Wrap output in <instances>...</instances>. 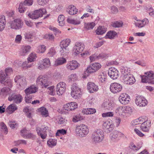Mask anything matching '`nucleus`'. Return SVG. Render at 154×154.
Instances as JSON below:
<instances>
[{
  "label": "nucleus",
  "mask_w": 154,
  "mask_h": 154,
  "mask_svg": "<svg viewBox=\"0 0 154 154\" xmlns=\"http://www.w3.org/2000/svg\"><path fill=\"white\" fill-rule=\"evenodd\" d=\"M96 112V109L92 108L84 109L82 111V112L83 114L87 115L92 114L95 113Z\"/></svg>",
  "instance_id": "58836bf2"
},
{
  "label": "nucleus",
  "mask_w": 154,
  "mask_h": 154,
  "mask_svg": "<svg viewBox=\"0 0 154 154\" xmlns=\"http://www.w3.org/2000/svg\"><path fill=\"white\" fill-rule=\"evenodd\" d=\"M103 128L106 129L107 132L112 131L113 129L114 126V124L109 121H106L103 124Z\"/></svg>",
  "instance_id": "412c9836"
},
{
  "label": "nucleus",
  "mask_w": 154,
  "mask_h": 154,
  "mask_svg": "<svg viewBox=\"0 0 154 154\" xmlns=\"http://www.w3.org/2000/svg\"><path fill=\"white\" fill-rule=\"evenodd\" d=\"M135 103L137 106L143 107L147 105V101L143 96L138 95L136 97L135 100Z\"/></svg>",
  "instance_id": "9b49d317"
},
{
  "label": "nucleus",
  "mask_w": 154,
  "mask_h": 154,
  "mask_svg": "<svg viewBox=\"0 0 154 154\" xmlns=\"http://www.w3.org/2000/svg\"><path fill=\"white\" fill-rule=\"evenodd\" d=\"M23 62L21 61L17 60L15 61L14 62V64L16 66H22L23 67Z\"/></svg>",
  "instance_id": "69168bd1"
},
{
  "label": "nucleus",
  "mask_w": 154,
  "mask_h": 154,
  "mask_svg": "<svg viewBox=\"0 0 154 154\" xmlns=\"http://www.w3.org/2000/svg\"><path fill=\"white\" fill-rule=\"evenodd\" d=\"M10 89L7 87H4L0 90V95L6 96L10 92Z\"/></svg>",
  "instance_id": "e433bc0d"
},
{
  "label": "nucleus",
  "mask_w": 154,
  "mask_h": 154,
  "mask_svg": "<svg viewBox=\"0 0 154 154\" xmlns=\"http://www.w3.org/2000/svg\"><path fill=\"white\" fill-rule=\"evenodd\" d=\"M151 126V122L149 121L146 120L142 123L140 126L141 130L147 132L149 130V128Z\"/></svg>",
  "instance_id": "a878e982"
},
{
  "label": "nucleus",
  "mask_w": 154,
  "mask_h": 154,
  "mask_svg": "<svg viewBox=\"0 0 154 154\" xmlns=\"http://www.w3.org/2000/svg\"><path fill=\"white\" fill-rule=\"evenodd\" d=\"M79 66V64L76 61L72 60L68 62L66 67L68 70H72L76 69Z\"/></svg>",
  "instance_id": "a211bd4d"
},
{
  "label": "nucleus",
  "mask_w": 154,
  "mask_h": 154,
  "mask_svg": "<svg viewBox=\"0 0 154 154\" xmlns=\"http://www.w3.org/2000/svg\"><path fill=\"white\" fill-rule=\"evenodd\" d=\"M60 53L61 55L63 57L66 56L69 53V50L67 48L60 47Z\"/></svg>",
  "instance_id": "de8ad7c7"
},
{
  "label": "nucleus",
  "mask_w": 154,
  "mask_h": 154,
  "mask_svg": "<svg viewBox=\"0 0 154 154\" xmlns=\"http://www.w3.org/2000/svg\"><path fill=\"white\" fill-rule=\"evenodd\" d=\"M101 65L99 63H94L88 66V70L91 72L94 73L98 70L101 67Z\"/></svg>",
  "instance_id": "6ab92c4d"
},
{
  "label": "nucleus",
  "mask_w": 154,
  "mask_h": 154,
  "mask_svg": "<svg viewBox=\"0 0 154 154\" xmlns=\"http://www.w3.org/2000/svg\"><path fill=\"white\" fill-rule=\"evenodd\" d=\"M27 9L26 6L24 3H20L19 5L18 8L19 11L20 13H23L26 11Z\"/></svg>",
  "instance_id": "37998d69"
},
{
  "label": "nucleus",
  "mask_w": 154,
  "mask_h": 154,
  "mask_svg": "<svg viewBox=\"0 0 154 154\" xmlns=\"http://www.w3.org/2000/svg\"><path fill=\"white\" fill-rule=\"evenodd\" d=\"M144 74L150 79H154V70H150L144 73Z\"/></svg>",
  "instance_id": "8fccbe9b"
},
{
  "label": "nucleus",
  "mask_w": 154,
  "mask_h": 154,
  "mask_svg": "<svg viewBox=\"0 0 154 154\" xmlns=\"http://www.w3.org/2000/svg\"><path fill=\"white\" fill-rule=\"evenodd\" d=\"M66 62V60L65 58L63 57H59L55 61L54 65L56 66L61 65L65 63Z\"/></svg>",
  "instance_id": "c756f323"
},
{
  "label": "nucleus",
  "mask_w": 154,
  "mask_h": 154,
  "mask_svg": "<svg viewBox=\"0 0 154 154\" xmlns=\"http://www.w3.org/2000/svg\"><path fill=\"white\" fill-rule=\"evenodd\" d=\"M109 75L113 79H116L119 77V72L114 68H110L108 71Z\"/></svg>",
  "instance_id": "dca6fc26"
},
{
  "label": "nucleus",
  "mask_w": 154,
  "mask_h": 154,
  "mask_svg": "<svg viewBox=\"0 0 154 154\" xmlns=\"http://www.w3.org/2000/svg\"><path fill=\"white\" fill-rule=\"evenodd\" d=\"M31 63V62H29L28 60L25 61L24 62H23V67L29 68L32 67L33 66V64Z\"/></svg>",
  "instance_id": "4d7b16f0"
},
{
  "label": "nucleus",
  "mask_w": 154,
  "mask_h": 154,
  "mask_svg": "<svg viewBox=\"0 0 154 154\" xmlns=\"http://www.w3.org/2000/svg\"><path fill=\"white\" fill-rule=\"evenodd\" d=\"M23 99V98L20 94H12L8 97L9 101H12L14 103H20Z\"/></svg>",
  "instance_id": "4468645a"
},
{
  "label": "nucleus",
  "mask_w": 154,
  "mask_h": 154,
  "mask_svg": "<svg viewBox=\"0 0 154 154\" xmlns=\"http://www.w3.org/2000/svg\"><path fill=\"white\" fill-rule=\"evenodd\" d=\"M65 16L63 14H60L58 16L57 21L59 23V25L63 26L65 23Z\"/></svg>",
  "instance_id": "a19ab883"
},
{
  "label": "nucleus",
  "mask_w": 154,
  "mask_h": 154,
  "mask_svg": "<svg viewBox=\"0 0 154 154\" xmlns=\"http://www.w3.org/2000/svg\"><path fill=\"white\" fill-rule=\"evenodd\" d=\"M47 143L49 147H53L56 145L57 140L55 139H51L48 141Z\"/></svg>",
  "instance_id": "79ce46f5"
},
{
  "label": "nucleus",
  "mask_w": 154,
  "mask_h": 154,
  "mask_svg": "<svg viewBox=\"0 0 154 154\" xmlns=\"http://www.w3.org/2000/svg\"><path fill=\"white\" fill-rule=\"evenodd\" d=\"M69 80L70 82H75L78 80V77L75 74H73L69 76Z\"/></svg>",
  "instance_id": "603ef678"
},
{
  "label": "nucleus",
  "mask_w": 154,
  "mask_h": 154,
  "mask_svg": "<svg viewBox=\"0 0 154 154\" xmlns=\"http://www.w3.org/2000/svg\"><path fill=\"white\" fill-rule=\"evenodd\" d=\"M75 132L77 136L80 137H84L88 134L89 130L86 125L81 124L76 126Z\"/></svg>",
  "instance_id": "7ed1b4c3"
},
{
  "label": "nucleus",
  "mask_w": 154,
  "mask_h": 154,
  "mask_svg": "<svg viewBox=\"0 0 154 154\" xmlns=\"http://www.w3.org/2000/svg\"><path fill=\"white\" fill-rule=\"evenodd\" d=\"M1 129L5 134H7L8 132L7 128L3 122H1L0 124Z\"/></svg>",
  "instance_id": "3c124183"
},
{
  "label": "nucleus",
  "mask_w": 154,
  "mask_h": 154,
  "mask_svg": "<svg viewBox=\"0 0 154 154\" xmlns=\"http://www.w3.org/2000/svg\"><path fill=\"white\" fill-rule=\"evenodd\" d=\"M77 107V104L75 102H71L64 105V108L65 110L70 111L74 110Z\"/></svg>",
  "instance_id": "4be33fe9"
},
{
  "label": "nucleus",
  "mask_w": 154,
  "mask_h": 154,
  "mask_svg": "<svg viewBox=\"0 0 154 154\" xmlns=\"http://www.w3.org/2000/svg\"><path fill=\"white\" fill-rule=\"evenodd\" d=\"M124 107L119 106L116 108L115 110V113L122 117H125Z\"/></svg>",
  "instance_id": "cd10ccee"
},
{
  "label": "nucleus",
  "mask_w": 154,
  "mask_h": 154,
  "mask_svg": "<svg viewBox=\"0 0 154 154\" xmlns=\"http://www.w3.org/2000/svg\"><path fill=\"white\" fill-rule=\"evenodd\" d=\"M104 137L103 131L101 130L97 129L92 133L91 139L93 143H99L103 140Z\"/></svg>",
  "instance_id": "f03ea898"
},
{
  "label": "nucleus",
  "mask_w": 154,
  "mask_h": 154,
  "mask_svg": "<svg viewBox=\"0 0 154 154\" xmlns=\"http://www.w3.org/2000/svg\"><path fill=\"white\" fill-rule=\"evenodd\" d=\"M84 117L79 114L77 115L73 116L72 121L73 122H76L78 121L83 120Z\"/></svg>",
  "instance_id": "09e8293b"
},
{
  "label": "nucleus",
  "mask_w": 154,
  "mask_h": 154,
  "mask_svg": "<svg viewBox=\"0 0 154 154\" xmlns=\"http://www.w3.org/2000/svg\"><path fill=\"white\" fill-rule=\"evenodd\" d=\"M8 124L12 128H14L17 125V124L15 121H9Z\"/></svg>",
  "instance_id": "774afa93"
},
{
  "label": "nucleus",
  "mask_w": 154,
  "mask_h": 154,
  "mask_svg": "<svg viewBox=\"0 0 154 154\" xmlns=\"http://www.w3.org/2000/svg\"><path fill=\"white\" fill-rule=\"evenodd\" d=\"M130 100L129 96L126 94H122L119 97V100L120 102L123 105H126L128 103Z\"/></svg>",
  "instance_id": "f3484780"
},
{
  "label": "nucleus",
  "mask_w": 154,
  "mask_h": 154,
  "mask_svg": "<svg viewBox=\"0 0 154 154\" xmlns=\"http://www.w3.org/2000/svg\"><path fill=\"white\" fill-rule=\"evenodd\" d=\"M107 29L106 28H105L103 26H100L96 31V32L98 35H102L105 33Z\"/></svg>",
  "instance_id": "f704fd0d"
},
{
  "label": "nucleus",
  "mask_w": 154,
  "mask_h": 154,
  "mask_svg": "<svg viewBox=\"0 0 154 154\" xmlns=\"http://www.w3.org/2000/svg\"><path fill=\"white\" fill-rule=\"evenodd\" d=\"M25 38L28 40L30 42H32V40L31 39L33 38L32 34L30 32L26 33L24 35Z\"/></svg>",
  "instance_id": "6e6d98bb"
},
{
  "label": "nucleus",
  "mask_w": 154,
  "mask_h": 154,
  "mask_svg": "<svg viewBox=\"0 0 154 154\" xmlns=\"http://www.w3.org/2000/svg\"><path fill=\"white\" fill-rule=\"evenodd\" d=\"M6 23V20L4 16H0V31H2L4 29Z\"/></svg>",
  "instance_id": "c9c22d12"
},
{
  "label": "nucleus",
  "mask_w": 154,
  "mask_h": 154,
  "mask_svg": "<svg viewBox=\"0 0 154 154\" xmlns=\"http://www.w3.org/2000/svg\"><path fill=\"white\" fill-rule=\"evenodd\" d=\"M67 131L64 129H59L57 131L56 134V136H59L60 134L64 135L66 134Z\"/></svg>",
  "instance_id": "13d9d810"
},
{
  "label": "nucleus",
  "mask_w": 154,
  "mask_h": 154,
  "mask_svg": "<svg viewBox=\"0 0 154 154\" xmlns=\"http://www.w3.org/2000/svg\"><path fill=\"white\" fill-rule=\"evenodd\" d=\"M48 0H37L38 3L41 5H44L48 2Z\"/></svg>",
  "instance_id": "0e129e2a"
},
{
  "label": "nucleus",
  "mask_w": 154,
  "mask_h": 154,
  "mask_svg": "<svg viewBox=\"0 0 154 154\" xmlns=\"http://www.w3.org/2000/svg\"><path fill=\"white\" fill-rule=\"evenodd\" d=\"M38 88L34 85L30 86L26 88L24 92L26 95H29L30 94L35 93L37 91Z\"/></svg>",
  "instance_id": "393cba45"
},
{
  "label": "nucleus",
  "mask_w": 154,
  "mask_h": 154,
  "mask_svg": "<svg viewBox=\"0 0 154 154\" xmlns=\"http://www.w3.org/2000/svg\"><path fill=\"white\" fill-rule=\"evenodd\" d=\"M23 22L20 19H17L9 22L8 26L12 29L18 30L23 26Z\"/></svg>",
  "instance_id": "423d86ee"
},
{
  "label": "nucleus",
  "mask_w": 154,
  "mask_h": 154,
  "mask_svg": "<svg viewBox=\"0 0 154 154\" xmlns=\"http://www.w3.org/2000/svg\"><path fill=\"white\" fill-rule=\"evenodd\" d=\"M115 104L109 100H106L102 105L103 109L106 111L111 110L115 107Z\"/></svg>",
  "instance_id": "2eb2a0df"
},
{
  "label": "nucleus",
  "mask_w": 154,
  "mask_h": 154,
  "mask_svg": "<svg viewBox=\"0 0 154 154\" xmlns=\"http://www.w3.org/2000/svg\"><path fill=\"white\" fill-rule=\"evenodd\" d=\"M124 134L121 132L118 131H114L110 134V137L112 140L114 141L115 139L119 137L123 136Z\"/></svg>",
  "instance_id": "bb28decb"
},
{
  "label": "nucleus",
  "mask_w": 154,
  "mask_h": 154,
  "mask_svg": "<svg viewBox=\"0 0 154 154\" xmlns=\"http://www.w3.org/2000/svg\"><path fill=\"white\" fill-rule=\"evenodd\" d=\"M38 110L42 116L47 117L48 116V111L45 108L42 107L40 108Z\"/></svg>",
  "instance_id": "4c0bfd02"
},
{
  "label": "nucleus",
  "mask_w": 154,
  "mask_h": 154,
  "mask_svg": "<svg viewBox=\"0 0 154 154\" xmlns=\"http://www.w3.org/2000/svg\"><path fill=\"white\" fill-rule=\"evenodd\" d=\"M31 47L29 45H23L20 50V54L21 56L27 55L30 51Z\"/></svg>",
  "instance_id": "5701e85b"
},
{
  "label": "nucleus",
  "mask_w": 154,
  "mask_h": 154,
  "mask_svg": "<svg viewBox=\"0 0 154 154\" xmlns=\"http://www.w3.org/2000/svg\"><path fill=\"white\" fill-rule=\"evenodd\" d=\"M87 88L90 93H93L97 91L98 90V86L94 83L89 82L88 84Z\"/></svg>",
  "instance_id": "aec40b11"
},
{
  "label": "nucleus",
  "mask_w": 154,
  "mask_h": 154,
  "mask_svg": "<svg viewBox=\"0 0 154 154\" xmlns=\"http://www.w3.org/2000/svg\"><path fill=\"white\" fill-rule=\"evenodd\" d=\"M70 40L69 39H66L61 41L60 43V47L62 48H67L68 46L69 45Z\"/></svg>",
  "instance_id": "72a5a7b5"
},
{
  "label": "nucleus",
  "mask_w": 154,
  "mask_h": 154,
  "mask_svg": "<svg viewBox=\"0 0 154 154\" xmlns=\"http://www.w3.org/2000/svg\"><path fill=\"white\" fill-rule=\"evenodd\" d=\"M47 88L50 91H48L49 92V94L52 95H54L55 94V93L54 91V86H52L49 87H48Z\"/></svg>",
  "instance_id": "e2e57ef3"
},
{
  "label": "nucleus",
  "mask_w": 154,
  "mask_h": 154,
  "mask_svg": "<svg viewBox=\"0 0 154 154\" xmlns=\"http://www.w3.org/2000/svg\"><path fill=\"white\" fill-rule=\"evenodd\" d=\"M13 72V70L11 68H7L5 69V72L6 75L8 77V76L9 75Z\"/></svg>",
  "instance_id": "680f3d73"
},
{
  "label": "nucleus",
  "mask_w": 154,
  "mask_h": 154,
  "mask_svg": "<svg viewBox=\"0 0 154 154\" xmlns=\"http://www.w3.org/2000/svg\"><path fill=\"white\" fill-rule=\"evenodd\" d=\"M46 12V11L45 9H40L38 10H36L33 12L31 14H28V16L33 19L38 18L39 17L42 16L43 14Z\"/></svg>",
  "instance_id": "0eeeda50"
},
{
  "label": "nucleus",
  "mask_w": 154,
  "mask_h": 154,
  "mask_svg": "<svg viewBox=\"0 0 154 154\" xmlns=\"http://www.w3.org/2000/svg\"><path fill=\"white\" fill-rule=\"evenodd\" d=\"M122 88V86L121 84L116 82L112 83L110 87V91L114 94L120 92Z\"/></svg>",
  "instance_id": "f8f14e48"
},
{
  "label": "nucleus",
  "mask_w": 154,
  "mask_h": 154,
  "mask_svg": "<svg viewBox=\"0 0 154 154\" xmlns=\"http://www.w3.org/2000/svg\"><path fill=\"white\" fill-rule=\"evenodd\" d=\"M14 81L18 85V88L21 90L24 89L27 85V81L26 79L23 76L17 75L14 78Z\"/></svg>",
  "instance_id": "39448f33"
},
{
  "label": "nucleus",
  "mask_w": 154,
  "mask_h": 154,
  "mask_svg": "<svg viewBox=\"0 0 154 154\" xmlns=\"http://www.w3.org/2000/svg\"><path fill=\"white\" fill-rule=\"evenodd\" d=\"M81 94L80 88L75 84H73L71 88V92L72 97L75 99H77L80 97Z\"/></svg>",
  "instance_id": "1a4fd4ad"
},
{
  "label": "nucleus",
  "mask_w": 154,
  "mask_h": 154,
  "mask_svg": "<svg viewBox=\"0 0 154 154\" xmlns=\"http://www.w3.org/2000/svg\"><path fill=\"white\" fill-rule=\"evenodd\" d=\"M95 24L94 22H91L89 23H85L84 24V27L88 30L92 29L95 26Z\"/></svg>",
  "instance_id": "a18cd8bd"
},
{
  "label": "nucleus",
  "mask_w": 154,
  "mask_h": 154,
  "mask_svg": "<svg viewBox=\"0 0 154 154\" xmlns=\"http://www.w3.org/2000/svg\"><path fill=\"white\" fill-rule=\"evenodd\" d=\"M55 51L53 48H51L48 53V56L49 57H52L55 54Z\"/></svg>",
  "instance_id": "052dcab7"
},
{
  "label": "nucleus",
  "mask_w": 154,
  "mask_h": 154,
  "mask_svg": "<svg viewBox=\"0 0 154 154\" xmlns=\"http://www.w3.org/2000/svg\"><path fill=\"white\" fill-rule=\"evenodd\" d=\"M117 35V33L116 32L113 31H110L107 33L106 35V38L112 39H113Z\"/></svg>",
  "instance_id": "ea45409f"
},
{
  "label": "nucleus",
  "mask_w": 154,
  "mask_h": 154,
  "mask_svg": "<svg viewBox=\"0 0 154 154\" xmlns=\"http://www.w3.org/2000/svg\"><path fill=\"white\" fill-rule=\"evenodd\" d=\"M8 79V77L6 75L5 72L0 71V82L2 84H5Z\"/></svg>",
  "instance_id": "2f4dec72"
},
{
  "label": "nucleus",
  "mask_w": 154,
  "mask_h": 154,
  "mask_svg": "<svg viewBox=\"0 0 154 154\" xmlns=\"http://www.w3.org/2000/svg\"><path fill=\"white\" fill-rule=\"evenodd\" d=\"M98 79L101 82L105 83L106 79V75L103 72H102L98 75Z\"/></svg>",
  "instance_id": "c03bdc74"
},
{
  "label": "nucleus",
  "mask_w": 154,
  "mask_h": 154,
  "mask_svg": "<svg viewBox=\"0 0 154 154\" xmlns=\"http://www.w3.org/2000/svg\"><path fill=\"white\" fill-rule=\"evenodd\" d=\"M124 107L125 117L131 115L133 111V108L129 106H125Z\"/></svg>",
  "instance_id": "473e14b6"
},
{
  "label": "nucleus",
  "mask_w": 154,
  "mask_h": 154,
  "mask_svg": "<svg viewBox=\"0 0 154 154\" xmlns=\"http://www.w3.org/2000/svg\"><path fill=\"white\" fill-rule=\"evenodd\" d=\"M148 22L147 19L144 18L142 20H137V21L134 22V24L136 26L141 28L146 25Z\"/></svg>",
  "instance_id": "b1692460"
},
{
  "label": "nucleus",
  "mask_w": 154,
  "mask_h": 154,
  "mask_svg": "<svg viewBox=\"0 0 154 154\" xmlns=\"http://www.w3.org/2000/svg\"><path fill=\"white\" fill-rule=\"evenodd\" d=\"M122 80L125 84L129 85H132L135 82L134 77L130 73L127 69H125L122 72Z\"/></svg>",
  "instance_id": "f257e3e1"
},
{
  "label": "nucleus",
  "mask_w": 154,
  "mask_h": 154,
  "mask_svg": "<svg viewBox=\"0 0 154 154\" xmlns=\"http://www.w3.org/2000/svg\"><path fill=\"white\" fill-rule=\"evenodd\" d=\"M23 135L24 136H26L25 138L31 139L33 140H35L36 137V136L35 135L31 133L27 134H24Z\"/></svg>",
  "instance_id": "864d4df0"
},
{
  "label": "nucleus",
  "mask_w": 154,
  "mask_h": 154,
  "mask_svg": "<svg viewBox=\"0 0 154 154\" xmlns=\"http://www.w3.org/2000/svg\"><path fill=\"white\" fill-rule=\"evenodd\" d=\"M51 65L50 59L46 58L39 62L38 68L40 70H43L49 68Z\"/></svg>",
  "instance_id": "6e6552de"
},
{
  "label": "nucleus",
  "mask_w": 154,
  "mask_h": 154,
  "mask_svg": "<svg viewBox=\"0 0 154 154\" xmlns=\"http://www.w3.org/2000/svg\"><path fill=\"white\" fill-rule=\"evenodd\" d=\"M114 114L112 112H108L106 113H104L102 114V116L103 117H112Z\"/></svg>",
  "instance_id": "bf43d9fd"
},
{
  "label": "nucleus",
  "mask_w": 154,
  "mask_h": 154,
  "mask_svg": "<svg viewBox=\"0 0 154 154\" xmlns=\"http://www.w3.org/2000/svg\"><path fill=\"white\" fill-rule=\"evenodd\" d=\"M37 84L42 88H47L50 85V83L47 77L40 75L37 79Z\"/></svg>",
  "instance_id": "20e7f679"
},
{
  "label": "nucleus",
  "mask_w": 154,
  "mask_h": 154,
  "mask_svg": "<svg viewBox=\"0 0 154 154\" xmlns=\"http://www.w3.org/2000/svg\"><path fill=\"white\" fill-rule=\"evenodd\" d=\"M147 10L148 12L149 13V15L151 17H154V10L152 8H147Z\"/></svg>",
  "instance_id": "338daca9"
},
{
  "label": "nucleus",
  "mask_w": 154,
  "mask_h": 154,
  "mask_svg": "<svg viewBox=\"0 0 154 154\" xmlns=\"http://www.w3.org/2000/svg\"><path fill=\"white\" fill-rule=\"evenodd\" d=\"M66 11L70 15H73L77 13L78 10L74 6L70 5L68 7Z\"/></svg>",
  "instance_id": "c85d7f7f"
},
{
  "label": "nucleus",
  "mask_w": 154,
  "mask_h": 154,
  "mask_svg": "<svg viewBox=\"0 0 154 154\" xmlns=\"http://www.w3.org/2000/svg\"><path fill=\"white\" fill-rule=\"evenodd\" d=\"M37 57L36 54L34 53H31L29 55L27 60L31 62H34Z\"/></svg>",
  "instance_id": "49530a36"
},
{
  "label": "nucleus",
  "mask_w": 154,
  "mask_h": 154,
  "mask_svg": "<svg viewBox=\"0 0 154 154\" xmlns=\"http://www.w3.org/2000/svg\"><path fill=\"white\" fill-rule=\"evenodd\" d=\"M66 86V83L63 82H60L57 85L56 91L58 95H61L65 92Z\"/></svg>",
  "instance_id": "ddd939ff"
},
{
  "label": "nucleus",
  "mask_w": 154,
  "mask_h": 154,
  "mask_svg": "<svg viewBox=\"0 0 154 154\" xmlns=\"http://www.w3.org/2000/svg\"><path fill=\"white\" fill-rule=\"evenodd\" d=\"M84 47L83 43L80 42H76L73 47V53L75 55L79 54L83 50Z\"/></svg>",
  "instance_id": "9d476101"
},
{
  "label": "nucleus",
  "mask_w": 154,
  "mask_h": 154,
  "mask_svg": "<svg viewBox=\"0 0 154 154\" xmlns=\"http://www.w3.org/2000/svg\"><path fill=\"white\" fill-rule=\"evenodd\" d=\"M17 109V107L14 104H11L7 108L6 111L10 114L13 113Z\"/></svg>",
  "instance_id": "7c9ffc66"
},
{
  "label": "nucleus",
  "mask_w": 154,
  "mask_h": 154,
  "mask_svg": "<svg viewBox=\"0 0 154 154\" xmlns=\"http://www.w3.org/2000/svg\"><path fill=\"white\" fill-rule=\"evenodd\" d=\"M46 49V46L44 45H40L38 47L37 52L39 53H43L45 51Z\"/></svg>",
  "instance_id": "5fc2aeb1"
}]
</instances>
